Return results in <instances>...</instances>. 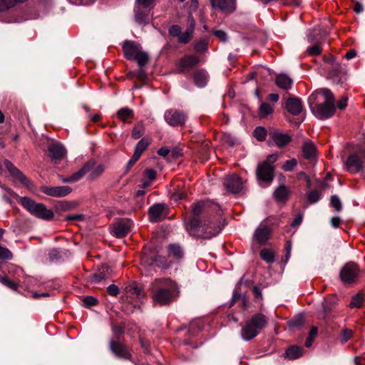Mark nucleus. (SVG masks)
Segmentation results:
<instances>
[{
    "label": "nucleus",
    "mask_w": 365,
    "mask_h": 365,
    "mask_svg": "<svg viewBox=\"0 0 365 365\" xmlns=\"http://www.w3.org/2000/svg\"><path fill=\"white\" fill-rule=\"evenodd\" d=\"M113 274V270L111 268L106 264L101 265L98 272L90 276V281L93 283H98L103 280H105Z\"/></svg>",
    "instance_id": "19"
},
{
    "label": "nucleus",
    "mask_w": 365,
    "mask_h": 365,
    "mask_svg": "<svg viewBox=\"0 0 365 365\" xmlns=\"http://www.w3.org/2000/svg\"><path fill=\"white\" fill-rule=\"evenodd\" d=\"M124 56L128 60H133L140 51L138 45L131 41H125L123 45Z\"/></svg>",
    "instance_id": "21"
},
{
    "label": "nucleus",
    "mask_w": 365,
    "mask_h": 365,
    "mask_svg": "<svg viewBox=\"0 0 365 365\" xmlns=\"http://www.w3.org/2000/svg\"><path fill=\"white\" fill-rule=\"evenodd\" d=\"M6 193L3 195L4 200L8 203L12 202V198L17 197L18 195L10 188H6Z\"/></svg>",
    "instance_id": "59"
},
{
    "label": "nucleus",
    "mask_w": 365,
    "mask_h": 365,
    "mask_svg": "<svg viewBox=\"0 0 365 365\" xmlns=\"http://www.w3.org/2000/svg\"><path fill=\"white\" fill-rule=\"evenodd\" d=\"M336 110L334 104L322 103L316 105L314 110H312L314 115L320 120H325L334 115Z\"/></svg>",
    "instance_id": "13"
},
{
    "label": "nucleus",
    "mask_w": 365,
    "mask_h": 365,
    "mask_svg": "<svg viewBox=\"0 0 365 365\" xmlns=\"http://www.w3.org/2000/svg\"><path fill=\"white\" fill-rule=\"evenodd\" d=\"M292 80L285 74H279L275 79L277 86L284 90H288L292 85Z\"/></svg>",
    "instance_id": "31"
},
{
    "label": "nucleus",
    "mask_w": 365,
    "mask_h": 365,
    "mask_svg": "<svg viewBox=\"0 0 365 365\" xmlns=\"http://www.w3.org/2000/svg\"><path fill=\"white\" fill-rule=\"evenodd\" d=\"M224 185L226 189L232 193H238L242 189L241 178L236 174L225 178Z\"/></svg>",
    "instance_id": "17"
},
{
    "label": "nucleus",
    "mask_w": 365,
    "mask_h": 365,
    "mask_svg": "<svg viewBox=\"0 0 365 365\" xmlns=\"http://www.w3.org/2000/svg\"><path fill=\"white\" fill-rule=\"evenodd\" d=\"M303 353L304 349L302 347L297 345H292L287 349L284 354V356L287 359L294 360L300 358L303 355Z\"/></svg>",
    "instance_id": "28"
},
{
    "label": "nucleus",
    "mask_w": 365,
    "mask_h": 365,
    "mask_svg": "<svg viewBox=\"0 0 365 365\" xmlns=\"http://www.w3.org/2000/svg\"><path fill=\"white\" fill-rule=\"evenodd\" d=\"M320 198V194L317 190L311 191L307 195V200L310 203L317 202Z\"/></svg>",
    "instance_id": "64"
},
{
    "label": "nucleus",
    "mask_w": 365,
    "mask_h": 365,
    "mask_svg": "<svg viewBox=\"0 0 365 365\" xmlns=\"http://www.w3.org/2000/svg\"><path fill=\"white\" fill-rule=\"evenodd\" d=\"M27 0H0V12L7 11Z\"/></svg>",
    "instance_id": "34"
},
{
    "label": "nucleus",
    "mask_w": 365,
    "mask_h": 365,
    "mask_svg": "<svg viewBox=\"0 0 365 365\" xmlns=\"http://www.w3.org/2000/svg\"><path fill=\"white\" fill-rule=\"evenodd\" d=\"M187 197L186 192L183 191L182 190L178 189L176 190L171 195L172 199H173L175 201H178L180 200H182Z\"/></svg>",
    "instance_id": "62"
},
{
    "label": "nucleus",
    "mask_w": 365,
    "mask_h": 365,
    "mask_svg": "<svg viewBox=\"0 0 365 365\" xmlns=\"http://www.w3.org/2000/svg\"><path fill=\"white\" fill-rule=\"evenodd\" d=\"M22 206L29 212L32 215L39 219L49 221L54 217V213L51 210L47 209L43 203H38L27 197L20 198Z\"/></svg>",
    "instance_id": "3"
},
{
    "label": "nucleus",
    "mask_w": 365,
    "mask_h": 365,
    "mask_svg": "<svg viewBox=\"0 0 365 365\" xmlns=\"http://www.w3.org/2000/svg\"><path fill=\"white\" fill-rule=\"evenodd\" d=\"M135 19L139 24H147L148 23V15L140 11L135 12Z\"/></svg>",
    "instance_id": "60"
},
{
    "label": "nucleus",
    "mask_w": 365,
    "mask_h": 365,
    "mask_svg": "<svg viewBox=\"0 0 365 365\" xmlns=\"http://www.w3.org/2000/svg\"><path fill=\"white\" fill-rule=\"evenodd\" d=\"M297 164V161L295 158H292L291 160H288L285 161L284 164L282 165V168L284 171H291Z\"/></svg>",
    "instance_id": "57"
},
{
    "label": "nucleus",
    "mask_w": 365,
    "mask_h": 365,
    "mask_svg": "<svg viewBox=\"0 0 365 365\" xmlns=\"http://www.w3.org/2000/svg\"><path fill=\"white\" fill-rule=\"evenodd\" d=\"M344 165L349 172L359 173L365 167V151L360 148L350 154Z\"/></svg>",
    "instance_id": "4"
},
{
    "label": "nucleus",
    "mask_w": 365,
    "mask_h": 365,
    "mask_svg": "<svg viewBox=\"0 0 365 365\" xmlns=\"http://www.w3.org/2000/svg\"><path fill=\"white\" fill-rule=\"evenodd\" d=\"M362 297L359 294H357L352 297V299L349 303V307L351 308H359L362 304Z\"/></svg>",
    "instance_id": "55"
},
{
    "label": "nucleus",
    "mask_w": 365,
    "mask_h": 365,
    "mask_svg": "<svg viewBox=\"0 0 365 365\" xmlns=\"http://www.w3.org/2000/svg\"><path fill=\"white\" fill-rule=\"evenodd\" d=\"M212 34L216 36L220 41L226 42L227 40V33L222 30H213Z\"/></svg>",
    "instance_id": "63"
},
{
    "label": "nucleus",
    "mask_w": 365,
    "mask_h": 365,
    "mask_svg": "<svg viewBox=\"0 0 365 365\" xmlns=\"http://www.w3.org/2000/svg\"><path fill=\"white\" fill-rule=\"evenodd\" d=\"M164 118L170 125L178 127L185 125L187 116L182 110L169 109L165 112Z\"/></svg>",
    "instance_id": "7"
},
{
    "label": "nucleus",
    "mask_w": 365,
    "mask_h": 365,
    "mask_svg": "<svg viewBox=\"0 0 365 365\" xmlns=\"http://www.w3.org/2000/svg\"><path fill=\"white\" fill-rule=\"evenodd\" d=\"M49 157L53 160H61L66 153L65 148L59 143H53L49 145L48 148Z\"/></svg>",
    "instance_id": "23"
},
{
    "label": "nucleus",
    "mask_w": 365,
    "mask_h": 365,
    "mask_svg": "<svg viewBox=\"0 0 365 365\" xmlns=\"http://www.w3.org/2000/svg\"><path fill=\"white\" fill-rule=\"evenodd\" d=\"M145 133V128L143 123H140L135 125L131 133L132 138L134 139H138L142 137Z\"/></svg>",
    "instance_id": "46"
},
{
    "label": "nucleus",
    "mask_w": 365,
    "mask_h": 365,
    "mask_svg": "<svg viewBox=\"0 0 365 365\" xmlns=\"http://www.w3.org/2000/svg\"><path fill=\"white\" fill-rule=\"evenodd\" d=\"M318 333V329L316 327H312L309 333V336L307 338L305 341V346L307 347H310L312 344L314 338L317 336Z\"/></svg>",
    "instance_id": "52"
},
{
    "label": "nucleus",
    "mask_w": 365,
    "mask_h": 365,
    "mask_svg": "<svg viewBox=\"0 0 365 365\" xmlns=\"http://www.w3.org/2000/svg\"><path fill=\"white\" fill-rule=\"evenodd\" d=\"M260 257L267 263H271L274 261V252L269 249H263L259 252Z\"/></svg>",
    "instance_id": "42"
},
{
    "label": "nucleus",
    "mask_w": 365,
    "mask_h": 365,
    "mask_svg": "<svg viewBox=\"0 0 365 365\" xmlns=\"http://www.w3.org/2000/svg\"><path fill=\"white\" fill-rule=\"evenodd\" d=\"M193 80L197 87H204L208 81V74L204 69L197 70L193 73Z\"/></svg>",
    "instance_id": "30"
},
{
    "label": "nucleus",
    "mask_w": 365,
    "mask_h": 365,
    "mask_svg": "<svg viewBox=\"0 0 365 365\" xmlns=\"http://www.w3.org/2000/svg\"><path fill=\"white\" fill-rule=\"evenodd\" d=\"M274 198L278 202H283L287 199V189L284 185H281L274 192Z\"/></svg>",
    "instance_id": "39"
},
{
    "label": "nucleus",
    "mask_w": 365,
    "mask_h": 365,
    "mask_svg": "<svg viewBox=\"0 0 365 365\" xmlns=\"http://www.w3.org/2000/svg\"><path fill=\"white\" fill-rule=\"evenodd\" d=\"M249 321L258 331L264 329L268 323V319L266 316L260 313L254 314Z\"/></svg>",
    "instance_id": "29"
},
{
    "label": "nucleus",
    "mask_w": 365,
    "mask_h": 365,
    "mask_svg": "<svg viewBox=\"0 0 365 365\" xmlns=\"http://www.w3.org/2000/svg\"><path fill=\"white\" fill-rule=\"evenodd\" d=\"M150 144V139L146 138H142L135 145L133 154L137 155L138 158H140L143 151L148 147Z\"/></svg>",
    "instance_id": "36"
},
{
    "label": "nucleus",
    "mask_w": 365,
    "mask_h": 365,
    "mask_svg": "<svg viewBox=\"0 0 365 365\" xmlns=\"http://www.w3.org/2000/svg\"><path fill=\"white\" fill-rule=\"evenodd\" d=\"M273 113L272 107L267 103H262L260 105L259 114L260 118H264Z\"/></svg>",
    "instance_id": "45"
},
{
    "label": "nucleus",
    "mask_w": 365,
    "mask_h": 365,
    "mask_svg": "<svg viewBox=\"0 0 365 365\" xmlns=\"http://www.w3.org/2000/svg\"><path fill=\"white\" fill-rule=\"evenodd\" d=\"M83 305L86 307L95 306L98 304V299L92 296H87L83 299Z\"/></svg>",
    "instance_id": "61"
},
{
    "label": "nucleus",
    "mask_w": 365,
    "mask_h": 365,
    "mask_svg": "<svg viewBox=\"0 0 365 365\" xmlns=\"http://www.w3.org/2000/svg\"><path fill=\"white\" fill-rule=\"evenodd\" d=\"M12 252L6 247L0 245V259L4 260L11 259Z\"/></svg>",
    "instance_id": "54"
},
{
    "label": "nucleus",
    "mask_w": 365,
    "mask_h": 365,
    "mask_svg": "<svg viewBox=\"0 0 365 365\" xmlns=\"http://www.w3.org/2000/svg\"><path fill=\"white\" fill-rule=\"evenodd\" d=\"M331 206L337 212L342 209L341 202L337 195H332L330 198Z\"/></svg>",
    "instance_id": "51"
},
{
    "label": "nucleus",
    "mask_w": 365,
    "mask_h": 365,
    "mask_svg": "<svg viewBox=\"0 0 365 365\" xmlns=\"http://www.w3.org/2000/svg\"><path fill=\"white\" fill-rule=\"evenodd\" d=\"M73 207V204L67 201H60L56 205V208L58 211H67Z\"/></svg>",
    "instance_id": "53"
},
{
    "label": "nucleus",
    "mask_w": 365,
    "mask_h": 365,
    "mask_svg": "<svg viewBox=\"0 0 365 365\" xmlns=\"http://www.w3.org/2000/svg\"><path fill=\"white\" fill-rule=\"evenodd\" d=\"M253 135L257 140L264 141L266 139L267 132L264 127L259 126L255 129Z\"/></svg>",
    "instance_id": "44"
},
{
    "label": "nucleus",
    "mask_w": 365,
    "mask_h": 365,
    "mask_svg": "<svg viewBox=\"0 0 365 365\" xmlns=\"http://www.w3.org/2000/svg\"><path fill=\"white\" fill-rule=\"evenodd\" d=\"M166 205L163 203L155 204L151 206L148 210L149 219L152 222H157L161 220L162 215Z\"/></svg>",
    "instance_id": "22"
},
{
    "label": "nucleus",
    "mask_w": 365,
    "mask_h": 365,
    "mask_svg": "<svg viewBox=\"0 0 365 365\" xmlns=\"http://www.w3.org/2000/svg\"><path fill=\"white\" fill-rule=\"evenodd\" d=\"M4 163L9 173L14 178L24 184L28 188H30L31 186H33L32 182L29 180L26 176L24 175V173L19 169H18L10 160H5Z\"/></svg>",
    "instance_id": "14"
},
{
    "label": "nucleus",
    "mask_w": 365,
    "mask_h": 365,
    "mask_svg": "<svg viewBox=\"0 0 365 365\" xmlns=\"http://www.w3.org/2000/svg\"><path fill=\"white\" fill-rule=\"evenodd\" d=\"M125 328V323L112 324L111 329L113 333V336L111 339L120 340V337L124 332Z\"/></svg>",
    "instance_id": "37"
},
{
    "label": "nucleus",
    "mask_w": 365,
    "mask_h": 365,
    "mask_svg": "<svg viewBox=\"0 0 365 365\" xmlns=\"http://www.w3.org/2000/svg\"><path fill=\"white\" fill-rule=\"evenodd\" d=\"M182 32V29L178 25H172L168 29V33L173 37H179Z\"/></svg>",
    "instance_id": "58"
},
{
    "label": "nucleus",
    "mask_w": 365,
    "mask_h": 365,
    "mask_svg": "<svg viewBox=\"0 0 365 365\" xmlns=\"http://www.w3.org/2000/svg\"><path fill=\"white\" fill-rule=\"evenodd\" d=\"M158 255V251L156 248L145 247L141 257V264L147 267L153 266Z\"/></svg>",
    "instance_id": "20"
},
{
    "label": "nucleus",
    "mask_w": 365,
    "mask_h": 365,
    "mask_svg": "<svg viewBox=\"0 0 365 365\" xmlns=\"http://www.w3.org/2000/svg\"><path fill=\"white\" fill-rule=\"evenodd\" d=\"M133 60H135L138 63V65L140 68H143L148 63L149 61V56L146 52L140 51Z\"/></svg>",
    "instance_id": "41"
},
{
    "label": "nucleus",
    "mask_w": 365,
    "mask_h": 365,
    "mask_svg": "<svg viewBox=\"0 0 365 365\" xmlns=\"http://www.w3.org/2000/svg\"><path fill=\"white\" fill-rule=\"evenodd\" d=\"M320 93L324 96L325 101L324 103L334 104V96L332 92L328 88H322Z\"/></svg>",
    "instance_id": "48"
},
{
    "label": "nucleus",
    "mask_w": 365,
    "mask_h": 365,
    "mask_svg": "<svg viewBox=\"0 0 365 365\" xmlns=\"http://www.w3.org/2000/svg\"><path fill=\"white\" fill-rule=\"evenodd\" d=\"M193 32L194 31L187 29L185 32H181L180 35L178 38V42L184 44L188 43L192 38Z\"/></svg>",
    "instance_id": "43"
},
{
    "label": "nucleus",
    "mask_w": 365,
    "mask_h": 365,
    "mask_svg": "<svg viewBox=\"0 0 365 365\" xmlns=\"http://www.w3.org/2000/svg\"><path fill=\"white\" fill-rule=\"evenodd\" d=\"M335 304L336 298L334 297L324 299L322 303V318L326 319L328 317V314L331 312Z\"/></svg>",
    "instance_id": "32"
},
{
    "label": "nucleus",
    "mask_w": 365,
    "mask_h": 365,
    "mask_svg": "<svg viewBox=\"0 0 365 365\" xmlns=\"http://www.w3.org/2000/svg\"><path fill=\"white\" fill-rule=\"evenodd\" d=\"M302 151L304 158L312 160L316 156L317 148L310 140H306L302 145Z\"/></svg>",
    "instance_id": "27"
},
{
    "label": "nucleus",
    "mask_w": 365,
    "mask_h": 365,
    "mask_svg": "<svg viewBox=\"0 0 365 365\" xmlns=\"http://www.w3.org/2000/svg\"><path fill=\"white\" fill-rule=\"evenodd\" d=\"M154 265L160 267V268H162V269H167L170 267V264L168 262L167 259H165V257H163V256H160V255H158L157 256V257L155 258V264Z\"/></svg>",
    "instance_id": "50"
},
{
    "label": "nucleus",
    "mask_w": 365,
    "mask_h": 365,
    "mask_svg": "<svg viewBox=\"0 0 365 365\" xmlns=\"http://www.w3.org/2000/svg\"><path fill=\"white\" fill-rule=\"evenodd\" d=\"M214 8H219L222 12L231 14L236 10V0H216V6Z\"/></svg>",
    "instance_id": "26"
},
{
    "label": "nucleus",
    "mask_w": 365,
    "mask_h": 365,
    "mask_svg": "<svg viewBox=\"0 0 365 365\" xmlns=\"http://www.w3.org/2000/svg\"><path fill=\"white\" fill-rule=\"evenodd\" d=\"M327 70L328 78L331 79L334 83L342 85L347 81V71L340 63H334L333 66L328 67Z\"/></svg>",
    "instance_id": "9"
},
{
    "label": "nucleus",
    "mask_w": 365,
    "mask_h": 365,
    "mask_svg": "<svg viewBox=\"0 0 365 365\" xmlns=\"http://www.w3.org/2000/svg\"><path fill=\"white\" fill-rule=\"evenodd\" d=\"M40 190L46 195L54 197H63L72 192V188L67 185L50 187L41 186Z\"/></svg>",
    "instance_id": "15"
},
{
    "label": "nucleus",
    "mask_w": 365,
    "mask_h": 365,
    "mask_svg": "<svg viewBox=\"0 0 365 365\" xmlns=\"http://www.w3.org/2000/svg\"><path fill=\"white\" fill-rule=\"evenodd\" d=\"M221 141L223 145L232 148L237 143V138L231 133H224L221 136Z\"/></svg>",
    "instance_id": "40"
},
{
    "label": "nucleus",
    "mask_w": 365,
    "mask_h": 365,
    "mask_svg": "<svg viewBox=\"0 0 365 365\" xmlns=\"http://www.w3.org/2000/svg\"><path fill=\"white\" fill-rule=\"evenodd\" d=\"M151 297L155 305L169 306L178 297L175 285L168 278L156 279L150 284Z\"/></svg>",
    "instance_id": "2"
},
{
    "label": "nucleus",
    "mask_w": 365,
    "mask_h": 365,
    "mask_svg": "<svg viewBox=\"0 0 365 365\" xmlns=\"http://www.w3.org/2000/svg\"><path fill=\"white\" fill-rule=\"evenodd\" d=\"M108 345L110 352L115 357L124 360H131L132 354L129 347L120 340L110 339Z\"/></svg>",
    "instance_id": "6"
},
{
    "label": "nucleus",
    "mask_w": 365,
    "mask_h": 365,
    "mask_svg": "<svg viewBox=\"0 0 365 365\" xmlns=\"http://www.w3.org/2000/svg\"><path fill=\"white\" fill-rule=\"evenodd\" d=\"M256 176L258 180L270 183L274 177V167L267 163H260L256 169Z\"/></svg>",
    "instance_id": "10"
},
{
    "label": "nucleus",
    "mask_w": 365,
    "mask_h": 365,
    "mask_svg": "<svg viewBox=\"0 0 365 365\" xmlns=\"http://www.w3.org/2000/svg\"><path fill=\"white\" fill-rule=\"evenodd\" d=\"M169 256L179 260L184 256V252L180 245L178 244H170L168 247Z\"/></svg>",
    "instance_id": "33"
},
{
    "label": "nucleus",
    "mask_w": 365,
    "mask_h": 365,
    "mask_svg": "<svg viewBox=\"0 0 365 365\" xmlns=\"http://www.w3.org/2000/svg\"><path fill=\"white\" fill-rule=\"evenodd\" d=\"M117 117L125 122L127 119L133 118L134 116L133 110L129 108H122L117 112Z\"/></svg>",
    "instance_id": "38"
},
{
    "label": "nucleus",
    "mask_w": 365,
    "mask_h": 365,
    "mask_svg": "<svg viewBox=\"0 0 365 365\" xmlns=\"http://www.w3.org/2000/svg\"><path fill=\"white\" fill-rule=\"evenodd\" d=\"M0 282L8 287L9 288L16 290L18 287V284L10 280L7 277H0Z\"/></svg>",
    "instance_id": "56"
},
{
    "label": "nucleus",
    "mask_w": 365,
    "mask_h": 365,
    "mask_svg": "<svg viewBox=\"0 0 365 365\" xmlns=\"http://www.w3.org/2000/svg\"><path fill=\"white\" fill-rule=\"evenodd\" d=\"M132 222L128 219L120 220L113 224V235L121 238L125 237L130 232Z\"/></svg>",
    "instance_id": "16"
},
{
    "label": "nucleus",
    "mask_w": 365,
    "mask_h": 365,
    "mask_svg": "<svg viewBox=\"0 0 365 365\" xmlns=\"http://www.w3.org/2000/svg\"><path fill=\"white\" fill-rule=\"evenodd\" d=\"M269 140L267 141L269 145L274 144L279 148H282L289 145L292 140V137L288 133H283L279 130H274L269 133Z\"/></svg>",
    "instance_id": "8"
},
{
    "label": "nucleus",
    "mask_w": 365,
    "mask_h": 365,
    "mask_svg": "<svg viewBox=\"0 0 365 365\" xmlns=\"http://www.w3.org/2000/svg\"><path fill=\"white\" fill-rule=\"evenodd\" d=\"M209 202L200 201L192 205V216L185 224V227L189 234L197 237L210 239L217 235L222 229L223 225L220 222L215 223L209 218L201 220L200 215L207 212Z\"/></svg>",
    "instance_id": "1"
},
{
    "label": "nucleus",
    "mask_w": 365,
    "mask_h": 365,
    "mask_svg": "<svg viewBox=\"0 0 365 365\" xmlns=\"http://www.w3.org/2000/svg\"><path fill=\"white\" fill-rule=\"evenodd\" d=\"M285 108L292 115H298L302 110V101L297 97H289L285 102Z\"/></svg>",
    "instance_id": "18"
},
{
    "label": "nucleus",
    "mask_w": 365,
    "mask_h": 365,
    "mask_svg": "<svg viewBox=\"0 0 365 365\" xmlns=\"http://www.w3.org/2000/svg\"><path fill=\"white\" fill-rule=\"evenodd\" d=\"M129 292L139 298L144 296L142 288L139 287L136 282H133L131 284L130 286Z\"/></svg>",
    "instance_id": "49"
},
{
    "label": "nucleus",
    "mask_w": 365,
    "mask_h": 365,
    "mask_svg": "<svg viewBox=\"0 0 365 365\" xmlns=\"http://www.w3.org/2000/svg\"><path fill=\"white\" fill-rule=\"evenodd\" d=\"M200 63V58L196 55H185L177 63V72L182 73L189 72Z\"/></svg>",
    "instance_id": "11"
},
{
    "label": "nucleus",
    "mask_w": 365,
    "mask_h": 365,
    "mask_svg": "<svg viewBox=\"0 0 365 365\" xmlns=\"http://www.w3.org/2000/svg\"><path fill=\"white\" fill-rule=\"evenodd\" d=\"M80 170H84L83 176L90 173L89 179L93 180L99 178L105 171L103 164H96L93 159L88 160Z\"/></svg>",
    "instance_id": "12"
},
{
    "label": "nucleus",
    "mask_w": 365,
    "mask_h": 365,
    "mask_svg": "<svg viewBox=\"0 0 365 365\" xmlns=\"http://www.w3.org/2000/svg\"><path fill=\"white\" fill-rule=\"evenodd\" d=\"M259 331L253 327V325L247 320L242 327L241 330V336L245 341H250L257 336Z\"/></svg>",
    "instance_id": "25"
},
{
    "label": "nucleus",
    "mask_w": 365,
    "mask_h": 365,
    "mask_svg": "<svg viewBox=\"0 0 365 365\" xmlns=\"http://www.w3.org/2000/svg\"><path fill=\"white\" fill-rule=\"evenodd\" d=\"M208 40L205 38L200 39L194 44V49L197 52H205L207 50Z\"/></svg>",
    "instance_id": "47"
},
{
    "label": "nucleus",
    "mask_w": 365,
    "mask_h": 365,
    "mask_svg": "<svg viewBox=\"0 0 365 365\" xmlns=\"http://www.w3.org/2000/svg\"><path fill=\"white\" fill-rule=\"evenodd\" d=\"M271 230L267 226L258 227L254 233V240L259 244L265 243L270 237Z\"/></svg>",
    "instance_id": "24"
},
{
    "label": "nucleus",
    "mask_w": 365,
    "mask_h": 365,
    "mask_svg": "<svg viewBox=\"0 0 365 365\" xmlns=\"http://www.w3.org/2000/svg\"><path fill=\"white\" fill-rule=\"evenodd\" d=\"M359 267L354 262L346 263L339 272V277L344 284H350L357 281L359 274Z\"/></svg>",
    "instance_id": "5"
},
{
    "label": "nucleus",
    "mask_w": 365,
    "mask_h": 365,
    "mask_svg": "<svg viewBox=\"0 0 365 365\" xmlns=\"http://www.w3.org/2000/svg\"><path fill=\"white\" fill-rule=\"evenodd\" d=\"M83 171L84 170H79L78 171L71 174L68 177H63L62 175H58V178L62 182H68L72 183L78 181L83 177Z\"/></svg>",
    "instance_id": "35"
}]
</instances>
